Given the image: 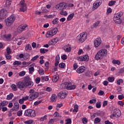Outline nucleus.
<instances>
[{
	"instance_id": "nucleus-47",
	"label": "nucleus",
	"mask_w": 124,
	"mask_h": 124,
	"mask_svg": "<svg viewBox=\"0 0 124 124\" xmlns=\"http://www.w3.org/2000/svg\"><path fill=\"white\" fill-rule=\"evenodd\" d=\"M38 72L40 75H44L45 74V72L43 69H40Z\"/></svg>"
},
{
	"instance_id": "nucleus-22",
	"label": "nucleus",
	"mask_w": 124,
	"mask_h": 124,
	"mask_svg": "<svg viewBox=\"0 0 124 124\" xmlns=\"http://www.w3.org/2000/svg\"><path fill=\"white\" fill-rule=\"evenodd\" d=\"M59 79H60V76H59V75H55L52 77V82H53L54 83H56L58 82Z\"/></svg>"
},
{
	"instance_id": "nucleus-56",
	"label": "nucleus",
	"mask_w": 124,
	"mask_h": 124,
	"mask_svg": "<svg viewBox=\"0 0 124 124\" xmlns=\"http://www.w3.org/2000/svg\"><path fill=\"white\" fill-rule=\"evenodd\" d=\"M100 22L99 21H98L96 22H95L93 24V27L94 28H96V27H98V25H99Z\"/></svg>"
},
{
	"instance_id": "nucleus-61",
	"label": "nucleus",
	"mask_w": 124,
	"mask_h": 124,
	"mask_svg": "<svg viewBox=\"0 0 124 124\" xmlns=\"http://www.w3.org/2000/svg\"><path fill=\"white\" fill-rule=\"evenodd\" d=\"M48 45H50V46H53V45H55V43H54L53 39H51L49 41H48Z\"/></svg>"
},
{
	"instance_id": "nucleus-16",
	"label": "nucleus",
	"mask_w": 124,
	"mask_h": 124,
	"mask_svg": "<svg viewBox=\"0 0 124 124\" xmlns=\"http://www.w3.org/2000/svg\"><path fill=\"white\" fill-rule=\"evenodd\" d=\"M94 46L96 48L99 47V46L101 44V38H97L93 42Z\"/></svg>"
},
{
	"instance_id": "nucleus-7",
	"label": "nucleus",
	"mask_w": 124,
	"mask_h": 124,
	"mask_svg": "<svg viewBox=\"0 0 124 124\" xmlns=\"http://www.w3.org/2000/svg\"><path fill=\"white\" fill-rule=\"evenodd\" d=\"M24 84H25L26 88H31L33 86V82L31 81V78L29 76L24 78Z\"/></svg>"
},
{
	"instance_id": "nucleus-4",
	"label": "nucleus",
	"mask_w": 124,
	"mask_h": 124,
	"mask_svg": "<svg viewBox=\"0 0 124 124\" xmlns=\"http://www.w3.org/2000/svg\"><path fill=\"white\" fill-rule=\"evenodd\" d=\"M88 36V34L87 33L85 32H83L80 33L76 38V40L79 42V43H83V42H85L87 40V37Z\"/></svg>"
},
{
	"instance_id": "nucleus-63",
	"label": "nucleus",
	"mask_w": 124,
	"mask_h": 124,
	"mask_svg": "<svg viewBox=\"0 0 124 124\" xmlns=\"http://www.w3.org/2000/svg\"><path fill=\"white\" fill-rule=\"evenodd\" d=\"M89 102H90V103H91V104L96 103V99H93L90 100Z\"/></svg>"
},
{
	"instance_id": "nucleus-35",
	"label": "nucleus",
	"mask_w": 124,
	"mask_h": 124,
	"mask_svg": "<svg viewBox=\"0 0 124 124\" xmlns=\"http://www.w3.org/2000/svg\"><path fill=\"white\" fill-rule=\"evenodd\" d=\"M55 15H45V17L47 19H53L54 17H55Z\"/></svg>"
},
{
	"instance_id": "nucleus-5",
	"label": "nucleus",
	"mask_w": 124,
	"mask_h": 124,
	"mask_svg": "<svg viewBox=\"0 0 124 124\" xmlns=\"http://www.w3.org/2000/svg\"><path fill=\"white\" fill-rule=\"evenodd\" d=\"M16 18L14 15L10 16L9 17L5 19L4 22L6 27H11L13 24V23L15 21Z\"/></svg>"
},
{
	"instance_id": "nucleus-60",
	"label": "nucleus",
	"mask_w": 124,
	"mask_h": 124,
	"mask_svg": "<svg viewBox=\"0 0 124 124\" xmlns=\"http://www.w3.org/2000/svg\"><path fill=\"white\" fill-rule=\"evenodd\" d=\"M59 66L61 68H64V67H65V64H64V63H60Z\"/></svg>"
},
{
	"instance_id": "nucleus-34",
	"label": "nucleus",
	"mask_w": 124,
	"mask_h": 124,
	"mask_svg": "<svg viewBox=\"0 0 124 124\" xmlns=\"http://www.w3.org/2000/svg\"><path fill=\"white\" fill-rule=\"evenodd\" d=\"M51 101L55 102L57 100V96L55 94H53L50 98Z\"/></svg>"
},
{
	"instance_id": "nucleus-21",
	"label": "nucleus",
	"mask_w": 124,
	"mask_h": 124,
	"mask_svg": "<svg viewBox=\"0 0 124 124\" xmlns=\"http://www.w3.org/2000/svg\"><path fill=\"white\" fill-rule=\"evenodd\" d=\"M64 51L67 53L71 52V46L68 44L65 46Z\"/></svg>"
},
{
	"instance_id": "nucleus-11",
	"label": "nucleus",
	"mask_w": 124,
	"mask_h": 124,
	"mask_svg": "<svg viewBox=\"0 0 124 124\" xmlns=\"http://www.w3.org/2000/svg\"><path fill=\"white\" fill-rule=\"evenodd\" d=\"M102 4V1L100 0H97L95 1L93 5V10H95L96 9H97L99 6L101 5Z\"/></svg>"
},
{
	"instance_id": "nucleus-23",
	"label": "nucleus",
	"mask_w": 124,
	"mask_h": 124,
	"mask_svg": "<svg viewBox=\"0 0 124 124\" xmlns=\"http://www.w3.org/2000/svg\"><path fill=\"white\" fill-rule=\"evenodd\" d=\"M28 97L26 96L23 97L21 99H20L18 102L19 104H23L24 101L28 100Z\"/></svg>"
},
{
	"instance_id": "nucleus-27",
	"label": "nucleus",
	"mask_w": 124,
	"mask_h": 124,
	"mask_svg": "<svg viewBox=\"0 0 124 124\" xmlns=\"http://www.w3.org/2000/svg\"><path fill=\"white\" fill-rule=\"evenodd\" d=\"M35 116H36V113H35V110L31 109L30 117H31V118H34Z\"/></svg>"
},
{
	"instance_id": "nucleus-39",
	"label": "nucleus",
	"mask_w": 124,
	"mask_h": 124,
	"mask_svg": "<svg viewBox=\"0 0 124 124\" xmlns=\"http://www.w3.org/2000/svg\"><path fill=\"white\" fill-rule=\"evenodd\" d=\"M101 122L100 118L98 117H96L94 120V124H99Z\"/></svg>"
},
{
	"instance_id": "nucleus-25",
	"label": "nucleus",
	"mask_w": 124,
	"mask_h": 124,
	"mask_svg": "<svg viewBox=\"0 0 124 124\" xmlns=\"http://www.w3.org/2000/svg\"><path fill=\"white\" fill-rule=\"evenodd\" d=\"M71 83L70 82H65L63 84V86H64V88L65 89H66V90H69V88H70V85Z\"/></svg>"
},
{
	"instance_id": "nucleus-52",
	"label": "nucleus",
	"mask_w": 124,
	"mask_h": 124,
	"mask_svg": "<svg viewBox=\"0 0 124 124\" xmlns=\"http://www.w3.org/2000/svg\"><path fill=\"white\" fill-rule=\"evenodd\" d=\"M41 10L42 13H48V10L46 9V8H43V7H42L41 8Z\"/></svg>"
},
{
	"instance_id": "nucleus-46",
	"label": "nucleus",
	"mask_w": 124,
	"mask_h": 124,
	"mask_svg": "<svg viewBox=\"0 0 124 124\" xmlns=\"http://www.w3.org/2000/svg\"><path fill=\"white\" fill-rule=\"evenodd\" d=\"M116 3V0H111L108 2L109 6H113Z\"/></svg>"
},
{
	"instance_id": "nucleus-19",
	"label": "nucleus",
	"mask_w": 124,
	"mask_h": 124,
	"mask_svg": "<svg viewBox=\"0 0 124 124\" xmlns=\"http://www.w3.org/2000/svg\"><path fill=\"white\" fill-rule=\"evenodd\" d=\"M34 63L31 64L29 68V71L30 74H32L34 72Z\"/></svg>"
},
{
	"instance_id": "nucleus-49",
	"label": "nucleus",
	"mask_w": 124,
	"mask_h": 124,
	"mask_svg": "<svg viewBox=\"0 0 124 124\" xmlns=\"http://www.w3.org/2000/svg\"><path fill=\"white\" fill-rule=\"evenodd\" d=\"M40 53L41 54H45V53H46V52H48V49H44V48H41L40 49Z\"/></svg>"
},
{
	"instance_id": "nucleus-31",
	"label": "nucleus",
	"mask_w": 124,
	"mask_h": 124,
	"mask_svg": "<svg viewBox=\"0 0 124 124\" xmlns=\"http://www.w3.org/2000/svg\"><path fill=\"white\" fill-rule=\"evenodd\" d=\"M30 62H22V65L20 66V67H27L30 65Z\"/></svg>"
},
{
	"instance_id": "nucleus-36",
	"label": "nucleus",
	"mask_w": 124,
	"mask_h": 124,
	"mask_svg": "<svg viewBox=\"0 0 124 124\" xmlns=\"http://www.w3.org/2000/svg\"><path fill=\"white\" fill-rule=\"evenodd\" d=\"M11 88L12 89L13 91H14V92L18 90L17 88V86L14 84H13L11 85Z\"/></svg>"
},
{
	"instance_id": "nucleus-18",
	"label": "nucleus",
	"mask_w": 124,
	"mask_h": 124,
	"mask_svg": "<svg viewBox=\"0 0 124 124\" xmlns=\"http://www.w3.org/2000/svg\"><path fill=\"white\" fill-rule=\"evenodd\" d=\"M14 103V104L13 107V111H18V110H19V107H20L19 106V103L17 101H15Z\"/></svg>"
},
{
	"instance_id": "nucleus-15",
	"label": "nucleus",
	"mask_w": 124,
	"mask_h": 124,
	"mask_svg": "<svg viewBox=\"0 0 124 124\" xmlns=\"http://www.w3.org/2000/svg\"><path fill=\"white\" fill-rule=\"evenodd\" d=\"M16 86L18 87L19 90H23L24 89V88L27 87V86L24 83V82H22L21 81H19L16 83Z\"/></svg>"
},
{
	"instance_id": "nucleus-50",
	"label": "nucleus",
	"mask_w": 124,
	"mask_h": 124,
	"mask_svg": "<svg viewBox=\"0 0 124 124\" xmlns=\"http://www.w3.org/2000/svg\"><path fill=\"white\" fill-rule=\"evenodd\" d=\"M52 40H53L54 44H57V43H58V42H59V40H60L59 39V38L55 37V38H54L53 39H52Z\"/></svg>"
},
{
	"instance_id": "nucleus-10",
	"label": "nucleus",
	"mask_w": 124,
	"mask_h": 124,
	"mask_svg": "<svg viewBox=\"0 0 124 124\" xmlns=\"http://www.w3.org/2000/svg\"><path fill=\"white\" fill-rule=\"evenodd\" d=\"M122 115V112L120 109H116L113 113L110 115V118L111 119H113L115 117V118H119L120 116Z\"/></svg>"
},
{
	"instance_id": "nucleus-33",
	"label": "nucleus",
	"mask_w": 124,
	"mask_h": 124,
	"mask_svg": "<svg viewBox=\"0 0 124 124\" xmlns=\"http://www.w3.org/2000/svg\"><path fill=\"white\" fill-rule=\"evenodd\" d=\"M73 17H74V13L70 14L67 17V21H70L72 20V19H73Z\"/></svg>"
},
{
	"instance_id": "nucleus-17",
	"label": "nucleus",
	"mask_w": 124,
	"mask_h": 124,
	"mask_svg": "<svg viewBox=\"0 0 124 124\" xmlns=\"http://www.w3.org/2000/svg\"><path fill=\"white\" fill-rule=\"evenodd\" d=\"M7 11L6 10H3L2 11H1L0 12V21H1V20H2V19H4V17H5V16H6V15H7Z\"/></svg>"
},
{
	"instance_id": "nucleus-37",
	"label": "nucleus",
	"mask_w": 124,
	"mask_h": 124,
	"mask_svg": "<svg viewBox=\"0 0 124 124\" xmlns=\"http://www.w3.org/2000/svg\"><path fill=\"white\" fill-rule=\"evenodd\" d=\"M14 96V95H13V93H11L9 95H7L6 99L7 100H11V99H12V97Z\"/></svg>"
},
{
	"instance_id": "nucleus-55",
	"label": "nucleus",
	"mask_w": 124,
	"mask_h": 124,
	"mask_svg": "<svg viewBox=\"0 0 124 124\" xmlns=\"http://www.w3.org/2000/svg\"><path fill=\"white\" fill-rule=\"evenodd\" d=\"M108 82H114V81L115 80V78L114 77H108Z\"/></svg>"
},
{
	"instance_id": "nucleus-6",
	"label": "nucleus",
	"mask_w": 124,
	"mask_h": 124,
	"mask_svg": "<svg viewBox=\"0 0 124 124\" xmlns=\"http://www.w3.org/2000/svg\"><path fill=\"white\" fill-rule=\"evenodd\" d=\"M123 14L122 13H118L114 14L113 17V21L116 23V24H122V19L121 17H122Z\"/></svg>"
},
{
	"instance_id": "nucleus-41",
	"label": "nucleus",
	"mask_w": 124,
	"mask_h": 124,
	"mask_svg": "<svg viewBox=\"0 0 124 124\" xmlns=\"http://www.w3.org/2000/svg\"><path fill=\"white\" fill-rule=\"evenodd\" d=\"M59 23V18L57 17L55 18L53 20H52L53 25H57V24Z\"/></svg>"
},
{
	"instance_id": "nucleus-9",
	"label": "nucleus",
	"mask_w": 124,
	"mask_h": 124,
	"mask_svg": "<svg viewBox=\"0 0 124 124\" xmlns=\"http://www.w3.org/2000/svg\"><path fill=\"white\" fill-rule=\"evenodd\" d=\"M20 8L19 11L25 12L27 11V4L25 3V0H22L20 2Z\"/></svg>"
},
{
	"instance_id": "nucleus-53",
	"label": "nucleus",
	"mask_w": 124,
	"mask_h": 124,
	"mask_svg": "<svg viewBox=\"0 0 124 124\" xmlns=\"http://www.w3.org/2000/svg\"><path fill=\"white\" fill-rule=\"evenodd\" d=\"M31 45H28L25 47V51H28V50H31Z\"/></svg>"
},
{
	"instance_id": "nucleus-38",
	"label": "nucleus",
	"mask_w": 124,
	"mask_h": 124,
	"mask_svg": "<svg viewBox=\"0 0 124 124\" xmlns=\"http://www.w3.org/2000/svg\"><path fill=\"white\" fill-rule=\"evenodd\" d=\"M24 57H25V54L21 53L16 56V59L17 60H20V59H23Z\"/></svg>"
},
{
	"instance_id": "nucleus-57",
	"label": "nucleus",
	"mask_w": 124,
	"mask_h": 124,
	"mask_svg": "<svg viewBox=\"0 0 124 124\" xmlns=\"http://www.w3.org/2000/svg\"><path fill=\"white\" fill-rule=\"evenodd\" d=\"M76 88V86L75 85H71H71L70 86V87L69 88V90H75V89Z\"/></svg>"
},
{
	"instance_id": "nucleus-30",
	"label": "nucleus",
	"mask_w": 124,
	"mask_h": 124,
	"mask_svg": "<svg viewBox=\"0 0 124 124\" xmlns=\"http://www.w3.org/2000/svg\"><path fill=\"white\" fill-rule=\"evenodd\" d=\"M41 80L42 81V82H47L48 81H49V77L48 76H46V77H41Z\"/></svg>"
},
{
	"instance_id": "nucleus-2",
	"label": "nucleus",
	"mask_w": 124,
	"mask_h": 124,
	"mask_svg": "<svg viewBox=\"0 0 124 124\" xmlns=\"http://www.w3.org/2000/svg\"><path fill=\"white\" fill-rule=\"evenodd\" d=\"M29 95L26 96L28 97V99L29 101H32L34 100L35 98L38 97L39 93L36 91H34L33 89H31L29 91Z\"/></svg>"
},
{
	"instance_id": "nucleus-26",
	"label": "nucleus",
	"mask_w": 124,
	"mask_h": 124,
	"mask_svg": "<svg viewBox=\"0 0 124 124\" xmlns=\"http://www.w3.org/2000/svg\"><path fill=\"white\" fill-rule=\"evenodd\" d=\"M13 65L14 66H21L22 62L18 61H15L13 63Z\"/></svg>"
},
{
	"instance_id": "nucleus-45",
	"label": "nucleus",
	"mask_w": 124,
	"mask_h": 124,
	"mask_svg": "<svg viewBox=\"0 0 124 124\" xmlns=\"http://www.w3.org/2000/svg\"><path fill=\"white\" fill-rule=\"evenodd\" d=\"M112 63H114V64H117L118 65H120L121 64V62L119 60H113L112 61Z\"/></svg>"
},
{
	"instance_id": "nucleus-54",
	"label": "nucleus",
	"mask_w": 124,
	"mask_h": 124,
	"mask_svg": "<svg viewBox=\"0 0 124 124\" xmlns=\"http://www.w3.org/2000/svg\"><path fill=\"white\" fill-rule=\"evenodd\" d=\"M22 115H23V110H18L17 112V116H18V117H21Z\"/></svg>"
},
{
	"instance_id": "nucleus-42",
	"label": "nucleus",
	"mask_w": 124,
	"mask_h": 124,
	"mask_svg": "<svg viewBox=\"0 0 124 124\" xmlns=\"http://www.w3.org/2000/svg\"><path fill=\"white\" fill-rule=\"evenodd\" d=\"M60 15H63V16H66L68 15L67 12L66 11H64V10H61L60 12Z\"/></svg>"
},
{
	"instance_id": "nucleus-28",
	"label": "nucleus",
	"mask_w": 124,
	"mask_h": 124,
	"mask_svg": "<svg viewBox=\"0 0 124 124\" xmlns=\"http://www.w3.org/2000/svg\"><path fill=\"white\" fill-rule=\"evenodd\" d=\"M31 115V109H26L24 112V116L26 117H30Z\"/></svg>"
},
{
	"instance_id": "nucleus-12",
	"label": "nucleus",
	"mask_w": 124,
	"mask_h": 124,
	"mask_svg": "<svg viewBox=\"0 0 124 124\" xmlns=\"http://www.w3.org/2000/svg\"><path fill=\"white\" fill-rule=\"evenodd\" d=\"M28 27V25L27 24H22L20 25L16 30L17 32L20 33L22 32V31H24L26 30V28Z\"/></svg>"
},
{
	"instance_id": "nucleus-3",
	"label": "nucleus",
	"mask_w": 124,
	"mask_h": 124,
	"mask_svg": "<svg viewBox=\"0 0 124 124\" xmlns=\"http://www.w3.org/2000/svg\"><path fill=\"white\" fill-rule=\"evenodd\" d=\"M58 31H59V29L57 27L47 31L46 33V38H51V37H53V36H54V35H56V34L58 33Z\"/></svg>"
},
{
	"instance_id": "nucleus-62",
	"label": "nucleus",
	"mask_w": 124,
	"mask_h": 124,
	"mask_svg": "<svg viewBox=\"0 0 124 124\" xmlns=\"http://www.w3.org/2000/svg\"><path fill=\"white\" fill-rule=\"evenodd\" d=\"M40 80H41L40 78H39V77L36 78L35 79V81L36 84H39V83H40Z\"/></svg>"
},
{
	"instance_id": "nucleus-1",
	"label": "nucleus",
	"mask_w": 124,
	"mask_h": 124,
	"mask_svg": "<svg viewBox=\"0 0 124 124\" xmlns=\"http://www.w3.org/2000/svg\"><path fill=\"white\" fill-rule=\"evenodd\" d=\"M107 54H108V51L107 49H103L100 50L95 55V59L98 61V60H101L104 58V57H106L107 56Z\"/></svg>"
},
{
	"instance_id": "nucleus-8",
	"label": "nucleus",
	"mask_w": 124,
	"mask_h": 124,
	"mask_svg": "<svg viewBox=\"0 0 124 124\" xmlns=\"http://www.w3.org/2000/svg\"><path fill=\"white\" fill-rule=\"evenodd\" d=\"M66 7H67V4L65 2H61L59 4H57L55 6V8L57 10L66 9Z\"/></svg>"
},
{
	"instance_id": "nucleus-43",
	"label": "nucleus",
	"mask_w": 124,
	"mask_h": 124,
	"mask_svg": "<svg viewBox=\"0 0 124 124\" xmlns=\"http://www.w3.org/2000/svg\"><path fill=\"white\" fill-rule=\"evenodd\" d=\"M40 121V122H44L45 121H47V115H46L44 116L41 117Z\"/></svg>"
},
{
	"instance_id": "nucleus-51",
	"label": "nucleus",
	"mask_w": 124,
	"mask_h": 124,
	"mask_svg": "<svg viewBox=\"0 0 124 124\" xmlns=\"http://www.w3.org/2000/svg\"><path fill=\"white\" fill-rule=\"evenodd\" d=\"M96 108H99L101 107V102L98 101L96 103Z\"/></svg>"
},
{
	"instance_id": "nucleus-14",
	"label": "nucleus",
	"mask_w": 124,
	"mask_h": 124,
	"mask_svg": "<svg viewBox=\"0 0 124 124\" xmlns=\"http://www.w3.org/2000/svg\"><path fill=\"white\" fill-rule=\"evenodd\" d=\"M78 61H80V62H88V61L90 60V58L88 55H85L78 57Z\"/></svg>"
},
{
	"instance_id": "nucleus-29",
	"label": "nucleus",
	"mask_w": 124,
	"mask_h": 124,
	"mask_svg": "<svg viewBox=\"0 0 124 124\" xmlns=\"http://www.w3.org/2000/svg\"><path fill=\"white\" fill-rule=\"evenodd\" d=\"M8 104V101H3L0 103V110H1V106H6Z\"/></svg>"
},
{
	"instance_id": "nucleus-32",
	"label": "nucleus",
	"mask_w": 124,
	"mask_h": 124,
	"mask_svg": "<svg viewBox=\"0 0 124 124\" xmlns=\"http://www.w3.org/2000/svg\"><path fill=\"white\" fill-rule=\"evenodd\" d=\"M11 2H12V0H6L5 1V7H9L11 5Z\"/></svg>"
},
{
	"instance_id": "nucleus-44",
	"label": "nucleus",
	"mask_w": 124,
	"mask_h": 124,
	"mask_svg": "<svg viewBox=\"0 0 124 124\" xmlns=\"http://www.w3.org/2000/svg\"><path fill=\"white\" fill-rule=\"evenodd\" d=\"M11 53H5V56L7 60H10L11 58H12V56L10 55Z\"/></svg>"
},
{
	"instance_id": "nucleus-48",
	"label": "nucleus",
	"mask_w": 124,
	"mask_h": 124,
	"mask_svg": "<svg viewBox=\"0 0 124 124\" xmlns=\"http://www.w3.org/2000/svg\"><path fill=\"white\" fill-rule=\"evenodd\" d=\"M18 75L20 77H23V76H25V75H26V71H22L19 72V74H18Z\"/></svg>"
},
{
	"instance_id": "nucleus-64",
	"label": "nucleus",
	"mask_w": 124,
	"mask_h": 124,
	"mask_svg": "<svg viewBox=\"0 0 124 124\" xmlns=\"http://www.w3.org/2000/svg\"><path fill=\"white\" fill-rule=\"evenodd\" d=\"M65 122H66V123H65V124H71L72 123V121L71 119H67L65 120Z\"/></svg>"
},
{
	"instance_id": "nucleus-24",
	"label": "nucleus",
	"mask_w": 124,
	"mask_h": 124,
	"mask_svg": "<svg viewBox=\"0 0 124 124\" xmlns=\"http://www.w3.org/2000/svg\"><path fill=\"white\" fill-rule=\"evenodd\" d=\"M60 55H57L55 58V62H56L55 63V66H58V65H59V63H60Z\"/></svg>"
},
{
	"instance_id": "nucleus-40",
	"label": "nucleus",
	"mask_w": 124,
	"mask_h": 124,
	"mask_svg": "<svg viewBox=\"0 0 124 124\" xmlns=\"http://www.w3.org/2000/svg\"><path fill=\"white\" fill-rule=\"evenodd\" d=\"M33 122H34L32 119H30L29 120H27L24 122V124H33Z\"/></svg>"
},
{
	"instance_id": "nucleus-13",
	"label": "nucleus",
	"mask_w": 124,
	"mask_h": 124,
	"mask_svg": "<svg viewBox=\"0 0 124 124\" xmlns=\"http://www.w3.org/2000/svg\"><path fill=\"white\" fill-rule=\"evenodd\" d=\"M68 93V92H67V91H62L58 94V96L60 98H65Z\"/></svg>"
},
{
	"instance_id": "nucleus-59",
	"label": "nucleus",
	"mask_w": 124,
	"mask_h": 124,
	"mask_svg": "<svg viewBox=\"0 0 124 124\" xmlns=\"http://www.w3.org/2000/svg\"><path fill=\"white\" fill-rule=\"evenodd\" d=\"M78 105H75L74 106V109H73V112H78Z\"/></svg>"
},
{
	"instance_id": "nucleus-20",
	"label": "nucleus",
	"mask_w": 124,
	"mask_h": 124,
	"mask_svg": "<svg viewBox=\"0 0 124 124\" xmlns=\"http://www.w3.org/2000/svg\"><path fill=\"white\" fill-rule=\"evenodd\" d=\"M85 70V68L84 66H80L77 70V72L78 74H81V73H83Z\"/></svg>"
},
{
	"instance_id": "nucleus-58",
	"label": "nucleus",
	"mask_w": 124,
	"mask_h": 124,
	"mask_svg": "<svg viewBox=\"0 0 124 124\" xmlns=\"http://www.w3.org/2000/svg\"><path fill=\"white\" fill-rule=\"evenodd\" d=\"M124 83V80L122 79H118L117 81V85H121V83Z\"/></svg>"
}]
</instances>
